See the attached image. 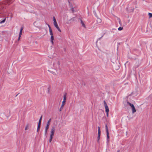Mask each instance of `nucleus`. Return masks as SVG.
Instances as JSON below:
<instances>
[{
    "label": "nucleus",
    "instance_id": "33",
    "mask_svg": "<svg viewBox=\"0 0 152 152\" xmlns=\"http://www.w3.org/2000/svg\"><path fill=\"white\" fill-rule=\"evenodd\" d=\"M107 115V116L108 117V113L109 112H106Z\"/></svg>",
    "mask_w": 152,
    "mask_h": 152
},
{
    "label": "nucleus",
    "instance_id": "36",
    "mask_svg": "<svg viewBox=\"0 0 152 152\" xmlns=\"http://www.w3.org/2000/svg\"><path fill=\"white\" fill-rule=\"evenodd\" d=\"M20 37H21V36H19L18 38V41H19L20 40Z\"/></svg>",
    "mask_w": 152,
    "mask_h": 152
},
{
    "label": "nucleus",
    "instance_id": "22",
    "mask_svg": "<svg viewBox=\"0 0 152 152\" xmlns=\"http://www.w3.org/2000/svg\"><path fill=\"white\" fill-rule=\"evenodd\" d=\"M53 23H56L57 22H56V19H55V17L54 16H53Z\"/></svg>",
    "mask_w": 152,
    "mask_h": 152
},
{
    "label": "nucleus",
    "instance_id": "30",
    "mask_svg": "<svg viewBox=\"0 0 152 152\" xmlns=\"http://www.w3.org/2000/svg\"><path fill=\"white\" fill-rule=\"evenodd\" d=\"M103 35H103L101 37H100V38H98V40H97V41H96V42H97V41L98 40H100L102 38V37L103 36Z\"/></svg>",
    "mask_w": 152,
    "mask_h": 152
},
{
    "label": "nucleus",
    "instance_id": "16",
    "mask_svg": "<svg viewBox=\"0 0 152 152\" xmlns=\"http://www.w3.org/2000/svg\"><path fill=\"white\" fill-rule=\"evenodd\" d=\"M41 125L38 124V126H37V132H38L40 127Z\"/></svg>",
    "mask_w": 152,
    "mask_h": 152
},
{
    "label": "nucleus",
    "instance_id": "1",
    "mask_svg": "<svg viewBox=\"0 0 152 152\" xmlns=\"http://www.w3.org/2000/svg\"><path fill=\"white\" fill-rule=\"evenodd\" d=\"M105 129H106V131L107 133V144H108L110 142V136H109V133L108 132V128L107 126V125L106 124L105 125Z\"/></svg>",
    "mask_w": 152,
    "mask_h": 152
},
{
    "label": "nucleus",
    "instance_id": "32",
    "mask_svg": "<svg viewBox=\"0 0 152 152\" xmlns=\"http://www.w3.org/2000/svg\"><path fill=\"white\" fill-rule=\"evenodd\" d=\"M23 27H21L20 29V31H22V30H23Z\"/></svg>",
    "mask_w": 152,
    "mask_h": 152
},
{
    "label": "nucleus",
    "instance_id": "13",
    "mask_svg": "<svg viewBox=\"0 0 152 152\" xmlns=\"http://www.w3.org/2000/svg\"><path fill=\"white\" fill-rule=\"evenodd\" d=\"M96 21L97 23H99L101 22L102 20L100 18L98 17L97 18V20H96Z\"/></svg>",
    "mask_w": 152,
    "mask_h": 152
},
{
    "label": "nucleus",
    "instance_id": "31",
    "mask_svg": "<svg viewBox=\"0 0 152 152\" xmlns=\"http://www.w3.org/2000/svg\"><path fill=\"white\" fill-rule=\"evenodd\" d=\"M50 87H49L48 88V93H49V92H50Z\"/></svg>",
    "mask_w": 152,
    "mask_h": 152
},
{
    "label": "nucleus",
    "instance_id": "10",
    "mask_svg": "<svg viewBox=\"0 0 152 152\" xmlns=\"http://www.w3.org/2000/svg\"><path fill=\"white\" fill-rule=\"evenodd\" d=\"M50 39H51V42L52 44L53 45V40H54V36L53 35H52L50 37Z\"/></svg>",
    "mask_w": 152,
    "mask_h": 152
},
{
    "label": "nucleus",
    "instance_id": "11",
    "mask_svg": "<svg viewBox=\"0 0 152 152\" xmlns=\"http://www.w3.org/2000/svg\"><path fill=\"white\" fill-rule=\"evenodd\" d=\"M65 103H64L62 102V104L61 105L60 108V111H61L62 110L63 108V107L64 105L65 104Z\"/></svg>",
    "mask_w": 152,
    "mask_h": 152
},
{
    "label": "nucleus",
    "instance_id": "23",
    "mask_svg": "<svg viewBox=\"0 0 152 152\" xmlns=\"http://www.w3.org/2000/svg\"><path fill=\"white\" fill-rule=\"evenodd\" d=\"M148 15H149V18H150L152 17V13H149Z\"/></svg>",
    "mask_w": 152,
    "mask_h": 152
},
{
    "label": "nucleus",
    "instance_id": "14",
    "mask_svg": "<svg viewBox=\"0 0 152 152\" xmlns=\"http://www.w3.org/2000/svg\"><path fill=\"white\" fill-rule=\"evenodd\" d=\"M42 115L39 119L38 124L41 125V121H42Z\"/></svg>",
    "mask_w": 152,
    "mask_h": 152
},
{
    "label": "nucleus",
    "instance_id": "39",
    "mask_svg": "<svg viewBox=\"0 0 152 152\" xmlns=\"http://www.w3.org/2000/svg\"><path fill=\"white\" fill-rule=\"evenodd\" d=\"M4 32H5V31H2V33H4Z\"/></svg>",
    "mask_w": 152,
    "mask_h": 152
},
{
    "label": "nucleus",
    "instance_id": "20",
    "mask_svg": "<svg viewBox=\"0 0 152 152\" xmlns=\"http://www.w3.org/2000/svg\"><path fill=\"white\" fill-rule=\"evenodd\" d=\"M49 32L51 36L53 35V33L52 32V31L51 29L50 28V29L49 30Z\"/></svg>",
    "mask_w": 152,
    "mask_h": 152
},
{
    "label": "nucleus",
    "instance_id": "25",
    "mask_svg": "<svg viewBox=\"0 0 152 152\" xmlns=\"http://www.w3.org/2000/svg\"><path fill=\"white\" fill-rule=\"evenodd\" d=\"M71 9V11H72V12H76L74 10V8L73 7Z\"/></svg>",
    "mask_w": 152,
    "mask_h": 152
},
{
    "label": "nucleus",
    "instance_id": "21",
    "mask_svg": "<svg viewBox=\"0 0 152 152\" xmlns=\"http://www.w3.org/2000/svg\"><path fill=\"white\" fill-rule=\"evenodd\" d=\"M6 18L2 20L1 21H0V24L1 23H4L5 20H6Z\"/></svg>",
    "mask_w": 152,
    "mask_h": 152
},
{
    "label": "nucleus",
    "instance_id": "7",
    "mask_svg": "<svg viewBox=\"0 0 152 152\" xmlns=\"http://www.w3.org/2000/svg\"><path fill=\"white\" fill-rule=\"evenodd\" d=\"M66 93H65L64 95V99H63V101L62 102L64 103H65L66 101Z\"/></svg>",
    "mask_w": 152,
    "mask_h": 152
},
{
    "label": "nucleus",
    "instance_id": "2",
    "mask_svg": "<svg viewBox=\"0 0 152 152\" xmlns=\"http://www.w3.org/2000/svg\"><path fill=\"white\" fill-rule=\"evenodd\" d=\"M98 137H97V142H99V140L100 139V136L101 135V131L100 127L99 126L98 127Z\"/></svg>",
    "mask_w": 152,
    "mask_h": 152
},
{
    "label": "nucleus",
    "instance_id": "4",
    "mask_svg": "<svg viewBox=\"0 0 152 152\" xmlns=\"http://www.w3.org/2000/svg\"><path fill=\"white\" fill-rule=\"evenodd\" d=\"M54 26L57 29V30L60 32H61V29H60V28H59L58 26V24L57 23V22L56 23H54Z\"/></svg>",
    "mask_w": 152,
    "mask_h": 152
},
{
    "label": "nucleus",
    "instance_id": "26",
    "mask_svg": "<svg viewBox=\"0 0 152 152\" xmlns=\"http://www.w3.org/2000/svg\"><path fill=\"white\" fill-rule=\"evenodd\" d=\"M104 106L105 107H106V106H107V104L105 100H104Z\"/></svg>",
    "mask_w": 152,
    "mask_h": 152
},
{
    "label": "nucleus",
    "instance_id": "42",
    "mask_svg": "<svg viewBox=\"0 0 152 152\" xmlns=\"http://www.w3.org/2000/svg\"><path fill=\"white\" fill-rule=\"evenodd\" d=\"M58 64L59 65V62L58 61Z\"/></svg>",
    "mask_w": 152,
    "mask_h": 152
},
{
    "label": "nucleus",
    "instance_id": "5",
    "mask_svg": "<svg viewBox=\"0 0 152 152\" xmlns=\"http://www.w3.org/2000/svg\"><path fill=\"white\" fill-rule=\"evenodd\" d=\"M50 125H48L46 124V126H45V136H46L47 134V133L48 130L49 129V126Z\"/></svg>",
    "mask_w": 152,
    "mask_h": 152
},
{
    "label": "nucleus",
    "instance_id": "41",
    "mask_svg": "<svg viewBox=\"0 0 152 152\" xmlns=\"http://www.w3.org/2000/svg\"><path fill=\"white\" fill-rule=\"evenodd\" d=\"M134 8H133V9H132V12H133V11H134Z\"/></svg>",
    "mask_w": 152,
    "mask_h": 152
},
{
    "label": "nucleus",
    "instance_id": "27",
    "mask_svg": "<svg viewBox=\"0 0 152 152\" xmlns=\"http://www.w3.org/2000/svg\"><path fill=\"white\" fill-rule=\"evenodd\" d=\"M28 127H29V125H26V126L25 127V130H27L28 129Z\"/></svg>",
    "mask_w": 152,
    "mask_h": 152
},
{
    "label": "nucleus",
    "instance_id": "43",
    "mask_svg": "<svg viewBox=\"0 0 152 152\" xmlns=\"http://www.w3.org/2000/svg\"><path fill=\"white\" fill-rule=\"evenodd\" d=\"M120 151L119 150H118L117 152H119Z\"/></svg>",
    "mask_w": 152,
    "mask_h": 152
},
{
    "label": "nucleus",
    "instance_id": "6",
    "mask_svg": "<svg viewBox=\"0 0 152 152\" xmlns=\"http://www.w3.org/2000/svg\"><path fill=\"white\" fill-rule=\"evenodd\" d=\"M79 19L80 21V23H81L82 26L83 27H84V28H86V26L85 25V23H84L83 22V21L82 18H79Z\"/></svg>",
    "mask_w": 152,
    "mask_h": 152
},
{
    "label": "nucleus",
    "instance_id": "37",
    "mask_svg": "<svg viewBox=\"0 0 152 152\" xmlns=\"http://www.w3.org/2000/svg\"><path fill=\"white\" fill-rule=\"evenodd\" d=\"M132 93L130 94L128 96H132Z\"/></svg>",
    "mask_w": 152,
    "mask_h": 152
},
{
    "label": "nucleus",
    "instance_id": "9",
    "mask_svg": "<svg viewBox=\"0 0 152 152\" xmlns=\"http://www.w3.org/2000/svg\"><path fill=\"white\" fill-rule=\"evenodd\" d=\"M76 18L75 17H74L72 18H71L69 20V22H70V21H72V22L75 21L76 20ZM71 23V22H70Z\"/></svg>",
    "mask_w": 152,
    "mask_h": 152
},
{
    "label": "nucleus",
    "instance_id": "29",
    "mask_svg": "<svg viewBox=\"0 0 152 152\" xmlns=\"http://www.w3.org/2000/svg\"><path fill=\"white\" fill-rule=\"evenodd\" d=\"M94 15L95 16H96L97 18H98V16H97V14H96V13L95 12H94Z\"/></svg>",
    "mask_w": 152,
    "mask_h": 152
},
{
    "label": "nucleus",
    "instance_id": "40",
    "mask_svg": "<svg viewBox=\"0 0 152 152\" xmlns=\"http://www.w3.org/2000/svg\"><path fill=\"white\" fill-rule=\"evenodd\" d=\"M19 94V93H18V94H17V95H16L15 97H16L18 95V94Z\"/></svg>",
    "mask_w": 152,
    "mask_h": 152
},
{
    "label": "nucleus",
    "instance_id": "12",
    "mask_svg": "<svg viewBox=\"0 0 152 152\" xmlns=\"http://www.w3.org/2000/svg\"><path fill=\"white\" fill-rule=\"evenodd\" d=\"M127 103L129 105L131 108L134 106L133 104L131 103L128 101H127Z\"/></svg>",
    "mask_w": 152,
    "mask_h": 152
},
{
    "label": "nucleus",
    "instance_id": "28",
    "mask_svg": "<svg viewBox=\"0 0 152 152\" xmlns=\"http://www.w3.org/2000/svg\"><path fill=\"white\" fill-rule=\"evenodd\" d=\"M22 31H20L19 36L21 37V35H22Z\"/></svg>",
    "mask_w": 152,
    "mask_h": 152
},
{
    "label": "nucleus",
    "instance_id": "34",
    "mask_svg": "<svg viewBox=\"0 0 152 152\" xmlns=\"http://www.w3.org/2000/svg\"><path fill=\"white\" fill-rule=\"evenodd\" d=\"M118 20H119V23L120 24L121 23V21L120 20V19H118Z\"/></svg>",
    "mask_w": 152,
    "mask_h": 152
},
{
    "label": "nucleus",
    "instance_id": "35",
    "mask_svg": "<svg viewBox=\"0 0 152 152\" xmlns=\"http://www.w3.org/2000/svg\"><path fill=\"white\" fill-rule=\"evenodd\" d=\"M48 26L49 30L50 29V28L51 29L50 26L49 25H48Z\"/></svg>",
    "mask_w": 152,
    "mask_h": 152
},
{
    "label": "nucleus",
    "instance_id": "24",
    "mask_svg": "<svg viewBox=\"0 0 152 152\" xmlns=\"http://www.w3.org/2000/svg\"><path fill=\"white\" fill-rule=\"evenodd\" d=\"M123 29V27H119L118 28V29L119 31H121V30H122Z\"/></svg>",
    "mask_w": 152,
    "mask_h": 152
},
{
    "label": "nucleus",
    "instance_id": "19",
    "mask_svg": "<svg viewBox=\"0 0 152 152\" xmlns=\"http://www.w3.org/2000/svg\"><path fill=\"white\" fill-rule=\"evenodd\" d=\"M51 118H50L48 121V122H47V125H50V123L51 122Z\"/></svg>",
    "mask_w": 152,
    "mask_h": 152
},
{
    "label": "nucleus",
    "instance_id": "3",
    "mask_svg": "<svg viewBox=\"0 0 152 152\" xmlns=\"http://www.w3.org/2000/svg\"><path fill=\"white\" fill-rule=\"evenodd\" d=\"M55 128L54 126H53L51 129V130L50 131V135L53 136L54 135V133L55 132Z\"/></svg>",
    "mask_w": 152,
    "mask_h": 152
},
{
    "label": "nucleus",
    "instance_id": "18",
    "mask_svg": "<svg viewBox=\"0 0 152 152\" xmlns=\"http://www.w3.org/2000/svg\"><path fill=\"white\" fill-rule=\"evenodd\" d=\"M53 136H52V135H50V138L49 140V142H51L52 140V139L53 138Z\"/></svg>",
    "mask_w": 152,
    "mask_h": 152
},
{
    "label": "nucleus",
    "instance_id": "17",
    "mask_svg": "<svg viewBox=\"0 0 152 152\" xmlns=\"http://www.w3.org/2000/svg\"><path fill=\"white\" fill-rule=\"evenodd\" d=\"M53 136H52V135H50V138L49 140V142H51L52 140V139L53 138Z\"/></svg>",
    "mask_w": 152,
    "mask_h": 152
},
{
    "label": "nucleus",
    "instance_id": "38",
    "mask_svg": "<svg viewBox=\"0 0 152 152\" xmlns=\"http://www.w3.org/2000/svg\"><path fill=\"white\" fill-rule=\"evenodd\" d=\"M118 45H120V43H118V47H117V49L118 50Z\"/></svg>",
    "mask_w": 152,
    "mask_h": 152
},
{
    "label": "nucleus",
    "instance_id": "8",
    "mask_svg": "<svg viewBox=\"0 0 152 152\" xmlns=\"http://www.w3.org/2000/svg\"><path fill=\"white\" fill-rule=\"evenodd\" d=\"M132 110V113H134L136 111V110L135 108V107L134 106L132 107L131 108Z\"/></svg>",
    "mask_w": 152,
    "mask_h": 152
},
{
    "label": "nucleus",
    "instance_id": "15",
    "mask_svg": "<svg viewBox=\"0 0 152 152\" xmlns=\"http://www.w3.org/2000/svg\"><path fill=\"white\" fill-rule=\"evenodd\" d=\"M105 112H109V110L107 106H106V107H105Z\"/></svg>",
    "mask_w": 152,
    "mask_h": 152
}]
</instances>
